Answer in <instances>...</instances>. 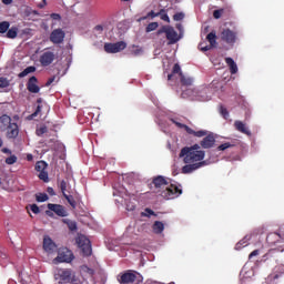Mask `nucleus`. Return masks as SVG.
Wrapping results in <instances>:
<instances>
[{
    "label": "nucleus",
    "mask_w": 284,
    "mask_h": 284,
    "mask_svg": "<svg viewBox=\"0 0 284 284\" xmlns=\"http://www.w3.org/2000/svg\"><path fill=\"white\" fill-rule=\"evenodd\" d=\"M179 158L183 159L182 174H191L204 166H207V161L205 159V151H194L189 146H184L181 149L179 153Z\"/></svg>",
    "instance_id": "1"
},
{
    "label": "nucleus",
    "mask_w": 284,
    "mask_h": 284,
    "mask_svg": "<svg viewBox=\"0 0 284 284\" xmlns=\"http://www.w3.org/2000/svg\"><path fill=\"white\" fill-rule=\"evenodd\" d=\"M174 74H179L180 82L182 85L191 87L194 83V79L191 77H186L183 74L181 65L179 63H175L172 68V72L168 74V80H172Z\"/></svg>",
    "instance_id": "2"
},
{
    "label": "nucleus",
    "mask_w": 284,
    "mask_h": 284,
    "mask_svg": "<svg viewBox=\"0 0 284 284\" xmlns=\"http://www.w3.org/2000/svg\"><path fill=\"white\" fill-rule=\"evenodd\" d=\"M163 33L165 34V38L169 41V44H175L178 43V41H180V37L178 32L174 30V28L170 26H163L161 29L158 30L155 36L160 37Z\"/></svg>",
    "instance_id": "3"
},
{
    "label": "nucleus",
    "mask_w": 284,
    "mask_h": 284,
    "mask_svg": "<svg viewBox=\"0 0 284 284\" xmlns=\"http://www.w3.org/2000/svg\"><path fill=\"white\" fill-rule=\"evenodd\" d=\"M172 124H174L178 129L180 130H184L189 135H193L194 138H205L207 136V131L205 130H200V131H194L192 128H190L186 124H183L179 121H176L175 119H171L170 120Z\"/></svg>",
    "instance_id": "4"
},
{
    "label": "nucleus",
    "mask_w": 284,
    "mask_h": 284,
    "mask_svg": "<svg viewBox=\"0 0 284 284\" xmlns=\"http://www.w3.org/2000/svg\"><path fill=\"white\" fill-rule=\"evenodd\" d=\"M182 189H180L178 185L171 184L161 192V196L164 200H174L179 197L182 194Z\"/></svg>",
    "instance_id": "5"
},
{
    "label": "nucleus",
    "mask_w": 284,
    "mask_h": 284,
    "mask_svg": "<svg viewBox=\"0 0 284 284\" xmlns=\"http://www.w3.org/2000/svg\"><path fill=\"white\" fill-rule=\"evenodd\" d=\"M73 271L70 268H57L54 278L59 284H68L72 277Z\"/></svg>",
    "instance_id": "6"
},
{
    "label": "nucleus",
    "mask_w": 284,
    "mask_h": 284,
    "mask_svg": "<svg viewBox=\"0 0 284 284\" xmlns=\"http://www.w3.org/2000/svg\"><path fill=\"white\" fill-rule=\"evenodd\" d=\"M221 41L229 45H234L239 40V33L230 29H223L220 34Z\"/></svg>",
    "instance_id": "7"
},
{
    "label": "nucleus",
    "mask_w": 284,
    "mask_h": 284,
    "mask_svg": "<svg viewBox=\"0 0 284 284\" xmlns=\"http://www.w3.org/2000/svg\"><path fill=\"white\" fill-rule=\"evenodd\" d=\"M48 211H45V215L49 217H54V214L60 217H67L68 213L62 204H48Z\"/></svg>",
    "instance_id": "8"
},
{
    "label": "nucleus",
    "mask_w": 284,
    "mask_h": 284,
    "mask_svg": "<svg viewBox=\"0 0 284 284\" xmlns=\"http://www.w3.org/2000/svg\"><path fill=\"white\" fill-rule=\"evenodd\" d=\"M74 256L73 253L68 248H60L58 251V256L53 260L54 264L59 263H71Z\"/></svg>",
    "instance_id": "9"
},
{
    "label": "nucleus",
    "mask_w": 284,
    "mask_h": 284,
    "mask_svg": "<svg viewBox=\"0 0 284 284\" xmlns=\"http://www.w3.org/2000/svg\"><path fill=\"white\" fill-rule=\"evenodd\" d=\"M75 242L84 256H90L92 254L91 242L84 235L78 236Z\"/></svg>",
    "instance_id": "10"
},
{
    "label": "nucleus",
    "mask_w": 284,
    "mask_h": 284,
    "mask_svg": "<svg viewBox=\"0 0 284 284\" xmlns=\"http://www.w3.org/2000/svg\"><path fill=\"white\" fill-rule=\"evenodd\" d=\"M47 169H48V163L45 161H38L36 163L34 170L37 172H40L38 178L44 183L50 182V176L48 175V171H45Z\"/></svg>",
    "instance_id": "11"
},
{
    "label": "nucleus",
    "mask_w": 284,
    "mask_h": 284,
    "mask_svg": "<svg viewBox=\"0 0 284 284\" xmlns=\"http://www.w3.org/2000/svg\"><path fill=\"white\" fill-rule=\"evenodd\" d=\"M140 274L138 272L128 271L118 276L120 284H133Z\"/></svg>",
    "instance_id": "12"
},
{
    "label": "nucleus",
    "mask_w": 284,
    "mask_h": 284,
    "mask_svg": "<svg viewBox=\"0 0 284 284\" xmlns=\"http://www.w3.org/2000/svg\"><path fill=\"white\" fill-rule=\"evenodd\" d=\"M128 44L124 41H120L116 43H105L104 44V51L106 53H119L126 49Z\"/></svg>",
    "instance_id": "13"
},
{
    "label": "nucleus",
    "mask_w": 284,
    "mask_h": 284,
    "mask_svg": "<svg viewBox=\"0 0 284 284\" xmlns=\"http://www.w3.org/2000/svg\"><path fill=\"white\" fill-rule=\"evenodd\" d=\"M3 133H6V138L8 140H17L19 138L20 134V128L19 124L17 122H12L4 131Z\"/></svg>",
    "instance_id": "14"
},
{
    "label": "nucleus",
    "mask_w": 284,
    "mask_h": 284,
    "mask_svg": "<svg viewBox=\"0 0 284 284\" xmlns=\"http://www.w3.org/2000/svg\"><path fill=\"white\" fill-rule=\"evenodd\" d=\"M57 59V55L54 54V52L52 51H44L40 58H39V62L42 67H49L50 64H52V62H54V60Z\"/></svg>",
    "instance_id": "15"
},
{
    "label": "nucleus",
    "mask_w": 284,
    "mask_h": 284,
    "mask_svg": "<svg viewBox=\"0 0 284 284\" xmlns=\"http://www.w3.org/2000/svg\"><path fill=\"white\" fill-rule=\"evenodd\" d=\"M65 33L62 29H55L51 32L49 40L53 44H61L64 41Z\"/></svg>",
    "instance_id": "16"
},
{
    "label": "nucleus",
    "mask_w": 284,
    "mask_h": 284,
    "mask_svg": "<svg viewBox=\"0 0 284 284\" xmlns=\"http://www.w3.org/2000/svg\"><path fill=\"white\" fill-rule=\"evenodd\" d=\"M215 143L216 139L214 134H206L205 138H203V140L200 142V145L204 150H210L214 148Z\"/></svg>",
    "instance_id": "17"
},
{
    "label": "nucleus",
    "mask_w": 284,
    "mask_h": 284,
    "mask_svg": "<svg viewBox=\"0 0 284 284\" xmlns=\"http://www.w3.org/2000/svg\"><path fill=\"white\" fill-rule=\"evenodd\" d=\"M266 242L273 246L277 244H284V234L281 235L278 233H270L266 237Z\"/></svg>",
    "instance_id": "18"
},
{
    "label": "nucleus",
    "mask_w": 284,
    "mask_h": 284,
    "mask_svg": "<svg viewBox=\"0 0 284 284\" xmlns=\"http://www.w3.org/2000/svg\"><path fill=\"white\" fill-rule=\"evenodd\" d=\"M43 250L47 253L52 254V253L57 252V244H54V241L52 239H50L49 236H44Z\"/></svg>",
    "instance_id": "19"
},
{
    "label": "nucleus",
    "mask_w": 284,
    "mask_h": 284,
    "mask_svg": "<svg viewBox=\"0 0 284 284\" xmlns=\"http://www.w3.org/2000/svg\"><path fill=\"white\" fill-rule=\"evenodd\" d=\"M39 80L37 77H31L27 82V89L31 93H39L41 91V88L38 85Z\"/></svg>",
    "instance_id": "20"
},
{
    "label": "nucleus",
    "mask_w": 284,
    "mask_h": 284,
    "mask_svg": "<svg viewBox=\"0 0 284 284\" xmlns=\"http://www.w3.org/2000/svg\"><path fill=\"white\" fill-rule=\"evenodd\" d=\"M12 118L8 114H2L0 116V132L4 133L8 126L12 123Z\"/></svg>",
    "instance_id": "21"
},
{
    "label": "nucleus",
    "mask_w": 284,
    "mask_h": 284,
    "mask_svg": "<svg viewBox=\"0 0 284 284\" xmlns=\"http://www.w3.org/2000/svg\"><path fill=\"white\" fill-rule=\"evenodd\" d=\"M169 184H170L169 179H166L163 175H158L153 178V185H155V189H163Z\"/></svg>",
    "instance_id": "22"
},
{
    "label": "nucleus",
    "mask_w": 284,
    "mask_h": 284,
    "mask_svg": "<svg viewBox=\"0 0 284 284\" xmlns=\"http://www.w3.org/2000/svg\"><path fill=\"white\" fill-rule=\"evenodd\" d=\"M234 126H235L236 131L242 133V134H245V135H251L252 134V132H250V129H247L245 123H243L241 121H235Z\"/></svg>",
    "instance_id": "23"
},
{
    "label": "nucleus",
    "mask_w": 284,
    "mask_h": 284,
    "mask_svg": "<svg viewBox=\"0 0 284 284\" xmlns=\"http://www.w3.org/2000/svg\"><path fill=\"white\" fill-rule=\"evenodd\" d=\"M225 63L230 67V72L231 74H236L239 72V67L234 59L232 58H226Z\"/></svg>",
    "instance_id": "24"
},
{
    "label": "nucleus",
    "mask_w": 284,
    "mask_h": 284,
    "mask_svg": "<svg viewBox=\"0 0 284 284\" xmlns=\"http://www.w3.org/2000/svg\"><path fill=\"white\" fill-rule=\"evenodd\" d=\"M235 146H236V144H235L234 142H225V143L220 144V145L216 148V151H217V152H224V151H226V150H229V149H233V148H235Z\"/></svg>",
    "instance_id": "25"
},
{
    "label": "nucleus",
    "mask_w": 284,
    "mask_h": 284,
    "mask_svg": "<svg viewBox=\"0 0 284 284\" xmlns=\"http://www.w3.org/2000/svg\"><path fill=\"white\" fill-rule=\"evenodd\" d=\"M216 39H217L216 32H211L206 36V40L209 41L210 47L212 48L217 45Z\"/></svg>",
    "instance_id": "26"
},
{
    "label": "nucleus",
    "mask_w": 284,
    "mask_h": 284,
    "mask_svg": "<svg viewBox=\"0 0 284 284\" xmlns=\"http://www.w3.org/2000/svg\"><path fill=\"white\" fill-rule=\"evenodd\" d=\"M164 231L163 222L155 221L153 222V233L161 234Z\"/></svg>",
    "instance_id": "27"
},
{
    "label": "nucleus",
    "mask_w": 284,
    "mask_h": 284,
    "mask_svg": "<svg viewBox=\"0 0 284 284\" xmlns=\"http://www.w3.org/2000/svg\"><path fill=\"white\" fill-rule=\"evenodd\" d=\"M37 71L36 67H28L22 72L18 74L19 78H26L28 74L33 73Z\"/></svg>",
    "instance_id": "28"
},
{
    "label": "nucleus",
    "mask_w": 284,
    "mask_h": 284,
    "mask_svg": "<svg viewBox=\"0 0 284 284\" xmlns=\"http://www.w3.org/2000/svg\"><path fill=\"white\" fill-rule=\"evenodd\" d=\"M63 197L68 201V203L70 204V206H71L73 210H75V207H77V202H75L73 195H69V194L65 193V194L63 195Z\"/></svg>",
    "instance_id": "29"
},
{
    "label": "nucleus",
    "mask_w": 284,
    "mask_h": 284,
    "mask_svg": "<svg viewBox=\"0 0 284 284\" xmlns=\"http://www.w3.org/2000/svg\"><path fill=\"white\" fill-rule=\"evenodd\" d=\"M49 199H50V196H48V193H41L40 192V193L36 194L37 202L44 203Z\"/></svg>",
    "instance_id": "30"
},
{
    "label": "nucleus",
    "mask_w": 284,
    "mask_h": 284,
    "mask_svg": "<svg viewBox=\"0 0 284 284\" xmlns=\"http://www.w3.org/2000/svg\"><path fill=\"white\" fill-rule=\"evenodd\" d=\"M159 17H160V19L162 20V21H165V22H168V23H170V18H169V16H168V13H166V11H165V9H160V11H159Z\"/></svg>",
    "instance_id": "31"
},
{
    "label": "nucleus",
    "mask_w": 284,
    "mask_h": 284,
    "mask_svg": "<svg viewBox=\"0 0 284 284\" xmlns=\"http://www.w3.org/2000/svg\"><path fill=\"white\" fill-rule=\"evenodd\" d=\"M18 37V28H11L7 32V38L8 39H16Z\"/></svg>",
    "instance_id": "32"
},
{
    "label": "nucleus",
    "mask_w": 284,
    "mask_h": 284,
    "mask_svg": "<svg viewBox=\"0 0 284 284\" xmlns=\"http://www.w3.org/2000/svg\"><path fill=\"white\" fill-rule=\"evenodd\" d=\"M47 132H48V126H45V125H41L40 128H37V130H36V134L39 138L43 136V134H45Z\"/></svg>",
    "instance_id": "33"
},
{
    "label": "nucleus",
    "mask_w": 284,
    "mask_h": 284,
    "mask_svg": "<svg viewBox=\"0 0 284 284\" xmlns=\"http://www.w3.org/2000/svg\"><path fill=\"white\" fill-rule=\"evenodd\" d=\"M18 162V156L12 154L6 159L7 165H14Z\"/></svg>",
    "instance_id": "34"
},
{
    "label": "nucleus",
    "mask_w": 284,
    "mask_h": 284,
    "mask_svg": "<svg viewBox=\"0 0 284 284\" xmlns=\"http://www.w3.org/2000/svg\"><path fill=\"white\" fill-rule=\"evenodd\" d=\"M10 29V23L4 21L0 23V33L4 34L8 32V30Z\"/></svg>",
    "instance_id": "35"
},
{
    "label": "nucleus",
    "mask_w": 284,
    "mask_h": 284,
    "mask_svg": "<svg viewBox=\"0 0 284 284\" xmlns=\"http://www.w3.org/2000/svg\"><path fill=\"white\" fill-rule=\"evenodd\" d=\"M159 28L158 22H151L149 26H146V33L153 32Z\"/></svg>",
    "instance_id": "36"
},
{
    "label": "nucleus",
    "mask_w": 284,
    "mask_h": 284,
    "mask_svg": "<svg viewBox=\"0 0 284 284\" xmlns=\"http://www.w3.org/2000/svg\"><path fill=\"white\" fill-rule=\"evenodd\" d=\"M68 284H82L81 280L75 275L74 272H72V276L70 277V281Z\"/></svg>",
    "instance_id": "37"
},
{
    "label": "nucleus",
    "mask_w": 284,
    "mask_h": 284,
    "mask_svg": "<svg viewBox=\"0 0 284 284\" xmlns=\"http://www.w3.org/2000/svg\"><path fill=\"white\" fill-rule=\"evenodd\" d=\"M67 187H68V183H67V181L65 180H61L60 182H59V189L61 190V193L64 195V194H67L65 192H67Z\"/></svg>",
    "instance_id": "38"
},
{
    "label": "nucleus",
    "mask_w": 284,
    "mask_h": 284,
    "mask_svg": "<svg viewBox=\"0 0 284 284\" xmlns=\"http://www.w3.org/2000/svg\"><path fill=\"white\" fill-rule=\"evenodd\" d=\"M250 245V243H247V241H245V240H242V241H240L236 245H235V250H241V248H243V247H245V246H248Z\"/></svg>",
    "instance_id": "39"
},
{
    "label": "nucleus",
    "mask_w": 284,
    "mask_h": 284,
    "mask_svg": "<svg viewBox=\"0 0 284 284\" xmlns=\"http://www.w3.org/2000/svg\"><path fill=\"white\" fill-rule=\"evenodd\" d=\"M223 13H224V9H216L215 11H213V18L221 19Z\"/></svg>",
    "instance_id": "40"
},
{
    "label": "nucleus",
    "mask_w": 284,
    "mask_h": 284,
    "mask_svg": "<svg viewBox=\"0 0 284 284\" xmlns=\"http://www.w3.org/2000/svg\"><path fill=\"white\" fill-rule=\"evenodd\" d=\"M81 271H82L83 273L89 274L90 276H93V275H94V270L88 267L87 265H83V266L81 267Z\"/></svg>",
    "instance_id": "41"
},
{
    "label": "nucleus",
    "mask_w": 284,
    "mask_h": 284,
    "mask_svg": "<svg viewBox=\"0 0 284 284\" xmlns=\"http://www.w3.org/2000/svg\"><path fill=\"white\" fill-rule=\"evenodd\" d=\"M220 113L222 114L223 119H229L230 112L226 108L220 106Z\"/></svg>",
    "instance_id": "42"
},
{
    "label": "nucleus",
    "mask_w": 284,
    "mask_h": 284,
    "mask_svg": "<svg viewBox=\"0 0 284 284\" xmlns=\"http://www.w3.org/2000/svg\"><path fill=\"white\" fill-rule=\"evenodd\" d=\"M142 216H146V217L156 216V213H154L152 209H144V213H142Z\"/></svg>",
    "instance_id": "43"
},
{
    "label": "nucleus",
    "mask_w": 284,
    "mask_h": 284,
    "mask_svg": "<svg viewBox=\"0 0 284 284\" xmlns=\"http://www.w3.org/2000/svg\"><path fill=\"white\" fill-rule=\"evenodd\" d=\"M10 85V82L7 78L0 77V88H8Z\"/></svg>",
    "instance_id": "44"
},
{
    "label": "nucleus",
    "mask_w": 284,
    "mask_h": 284,
    "mask_svg": "<svg viewBox=\"0 0 284 284\" xmlns=\"http://www.w3.org/2000/svg\"><path fill=\"white\" fill-rule=\"evenodd\" d=\"M213 47L212 45H204V43H200L199 44V49L202 51V52H207L212 49Z\"/></svg>",
    "instance_id": "45"
},
{
    "label": "nucleus",
    "mask_w": 284,
    "mask_h": 284,
    "mask_svg": "<svg viewBox=\"0 0 284 284\" xmlns=\"http://www.w3.org/2000/svg\"><path fill=\"white\" fill-rule=\"evenodd\" d=\"M41 104H38L36 111L31 114V119H36L37 116H39V114H41Z\"/></svg>",
    "instance_id": "46"
},
{
    "label": "nucleus",
    "mask_w": 284,
    "mask_h": 284,
    "mask_svg": "<svg viewBox=\"0 0 284 284\" xmlns=\"http://www.w3.org/2000/svg\"><path fill=\"white\" fill-rule=\"evenodd\" d=\"M30 210L34 214H39L41 210L39 209L38 204H31Z\"/></svg>",
    "instance_id": "47"
},
{
    "label": "nucleus",
    "mask_w": 284,
    "mask_h": 284,
    "mask_svg": "<svg viewBox=\"0 0 284 284\" xmlns=\"http://www.w3.org/2000/svg\"><path fill=\"white\" fill-rule=\"evenodd\" d=\"M184 13H174L173 20L174 21H182L184 19Z\"/></svg>",
    "instance_id": "48"
},
{
    "label": "nucleus",
    "mask_w": 284,
    "mask_h": 284,
    "mask_svg": "<svg viewBox=\"0 0 284 284\" xmlns=\"http://www.w3.org/2000/svg\"><path fill=\"white\" fill-rule=\"evenodd\" d=\"M200 149H201L200 144H194L192 146H189V150H192L193 152H203Z\"/></svg>",
    "instance_id": "49"
},
{
    "label": "nucleus",
    "mask_w": 284,
    "mask_h": 284,
    "mask_svg": "<svg viewBox=\"0 0 284 284\" xmlns=\"http://www.w3.org/2000/svg\"><path fill=\"white\" fill-rule=\"evenodd\" d=\"M47 192L50 196H55L57 195V192H54V187H52V186H48Z\"/></svg>",
    "instance_id": "50"
},
{
    "label": "nucleus",
    "mask_w": 284,
    "mask_h": 284,
    "mask_svg": "<svg viewBox=\"0 0 284 284\" xmlns=\"http://www.w3.org/2000/svg\"><path fill=\"white\" fill-rule=\"evenodd\" d=\"M51 19L59 21L61 19V16H59V13H51Z\"/></svg>",
    "instance_id": "51"
},
{
    "label": "nucleus",
    "mask_w": 284,
    "mask_h": 284,
    "mask_svg": "<svg viewBox=\"0 0 284 284\" xmlns=\"http://www.w3.org/2000/svg\"><path fill=\"white\" fill-rule=\"evenodd\" d=\"M260 254L258 250L253 251L250 255L248 258L252 260V257L257 256Z\"/></svg>",
    "instance_id": "52"
},
{
    "label": "nucleus",
    "mask_w": 284,
    "mask_h": 284,
    "mask_svg": "<svg viewBox=\"0 0 284 284\" xmlns=\"http://www.w3.org/2000/svg\"><path fill=\"white\" fill-rule=\"evenodd\" d=\"M69 229H70V231H77V224H75V222H71V224L69 225Z\"/></svg>",
    "instance_id": "53"
},
{
    "label": "nucleus",
    "mask_w": 284,
    "mask_h": 284,
    "mask_svg": "<svg viewBox=\"0 0 284 284\" xmlns=\"http://www.w3.org/2000/svg\"><path fill=\"white\" fill-rule=\"evenodd\" d=\"M1 152H2L3 154H12V151H11L10 149H8V148H2V149H1Z\"/></svg>",
    "instance_id": "54"
},
{
    "label": "nucleus",
    "mask_w": 284,
    "mask_h": 284,
    "mask_svg": "<svg viewBox=\"0 0 284 284\" xmlns=\"http://www.w3.org/2000/svg\"><path fill=\"white\" fill-rule=\"evenodd\" d=\"M149 17L154 19V18L159 17V12L155 13V11H149Z\"/></svg>",
    "instance_id": "55"
},
{
    "label": "nucleus",
    "mask_w": 284,
    "mask_h": 284,
    "mask_svg": "<svg viewBox=\"0 0 284 284\" xmlns=\"http://www.w3.org/2000/svg\"><path fill=\"white\" fill-rule=\"evenodd\" d=\"M47 4H48V2H45V0H42V2H40V4H38V8L43 9V8H45Z\"/></svg>",
    "instance_id": "56"
},
{
    "label": "nucleus",
    "mask_w": 284,
    "mask_h": 284,
    "mask_svg": "<svg viewBox=\"0 0 284 284\" xmlns=\"http://www.w3.org/2000/svg\"><path fill=\"white\" fill-rule=\"evenodd\" d=\"M33 160H34L33 154H31V153L27 154V161L28 162H32Z\"/></svg>",
    "instance_id": "57"
},
{
    "label": "nucleus",
    "mask_w": 284,
    "mask_h": 284,
    "mask_svg": "<svg viewBox=\"0 0 284 284\" xmlns=\"http://www.w3.org/2000/svg\"><path fill=\"white\" fill-rule=\"evenodd\" d=\"M54 79H55L54 77L50 78V79L47 81L45 85L49 87L50 84H52V82H54Z\"/></svg>",
    "instance_id": "58"
},
{
    "label": "nucleus",
    "mask_w": 284,
    "mask_h": 284,
    "mask_svg": "<svg viewBox=\"0 0 284 284\" xmlns=\"http://www.w3.org/2000/svg\"><path fill=\"white\" fill-rule=\"evenodd\" d=\"M138 49L135 50V51H133V53L135 54V55H139L140 53H142L143 52V50L141 49V48H139V47H136Z\"/></svg>",
    "instance_id": "59"
},
{
    "label": "nucleus",
    "mask_w": 284,
    "mask_h": 284,
    "mask_svg": "<svg viewBox=\"0 0 284 284\" xmlns=\"http://www.w3.org/2000/svg\"><path fill=\"white\" fill-rule=\"evenodd\" d=\"M13 2V0H2V3L4 6H10Z\"/></svg>",
    "instance_id": "60"
},
{
    "label": "nucleus",
    "mask_w": 284,
    "mask_h": 284,
    "mask_svg": "<svg viewBox=\"0 0 284 284\" xmlns=\"http://www.w3.org/2000/svg\"><path fill=\"white\" fill-rule=\"evenodd\" d=\"M95 30L102 32L103 31V27L102 26H97Z\"/></svg>",
    "instance_id": "61"
},
{
    "label": "nucleus",
    "mask_w": 284,
    "mask_h": 284,
    "mask_svg": "<svg viewBox=\"0 0 284 284\" xmlns=\"http://www.w3.org/2000/svg\"><path fill=\"white\" fill-rule=\"evenodd\" d=\"M11 120L12 121H20V116L19 115H13V118Z\"/></svg>",
    "instance_id": "62"
},
{
    "label": "nucleus",
    "mask_w": 284,
    "mask_h": 284,
    "mask_svg": "<svg viewBox=\"0 0 284 284\" xmlns=\"http://www.w3.org/2000/svg\"><path fill=\"white\" fill-rule=\"evenodd\" d=\"M175 28H176L178 30H181V29H182V24H176Z\"/></svg>",
    "instance_id": "63"
},
{
    "label": "nucleus",
    "mask_w": 284,
    "mask_h": 284,
    "mask_svg": "<svg viewBox=\"0 0 284 284\" xmlns=\"http://www.w3.org/2000/svg\"><path fill=\"white\" fill-rule=\"evenodd\" d=\"M41 102H43V99H42V98H40V99L37 100V103H41Z\"/></svg>",
    "instance_id": "64"
}]
</instances>
